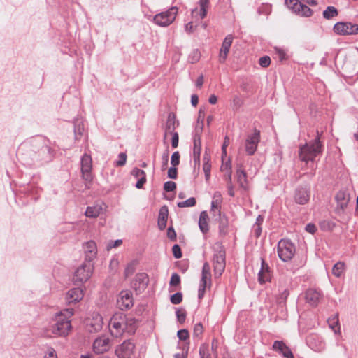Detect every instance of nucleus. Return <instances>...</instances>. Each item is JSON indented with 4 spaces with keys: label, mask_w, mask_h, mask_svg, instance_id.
I'll use <instances>...</instances> for the list:
<instances>
[{
    "label": "nucleus",
    "mask_w": 358,
    "mask_h": 358,
    "mask_svg": "<svg viewBox=\"0 0 358 358\" xmlns=\"http://www.w3.org/2000/svg\"><path fill=\"white\" fill-rule=\"evenodd\" d=\"M289 295V292L287 289L283 290V292L280 294L279 298L278 299V301L279 303H285L287 297Z\"/></svg>",
    "instance_id": "603ef678"
},
{
    "label": "nucleus",
    "mask_w": 358,
    "mask_h": 358,
    "mask_svg": "<svg viewBox=\"0 0 358 358\" xmlns=\"http://www.w3.org/2000/svg\"><path fill=\"white\" fill-rule=\"evenodd\" d=\"M131 174L136 177V178H142L143 176H145V173L144 171L138 169V168H134L132 171H131Z\"/></svg>",
    "instance_id": "5fc2aeb1"
},
{
    "label": "nucleus",
    "mask_w": 358,
    "mask_h": 358,
    "mask_svg": "<svg viewBox=\"0 0 358 358\" xmlns=\"http://www.w3.org/2000/svg\"><path fill=\"white\" fill-rule=\"evenodd\" d=\"M310 199V192L303 188L296 191L294 199L295 201L301 205L306 204Z\"/></svg>",
    "instance_id": "cd10ccee"
},
{
    "label": "nucleus",
    "mask_w": 358,
    "mask_h": 358,
    "mask_svg": "<svg viewBox=\"0 0 358 358\" xmlns=\"http://www.w3.org/2000/svg\"><path fill=\"white\" fill-rule=\"evenodd\" d=\"M345 270V263L343 262H338L334 264L332 268V273L334 276L339 278L342 275Z\"/></svg>",
    "instance_id": "f704fd0d"
},
{
    "label": "nucleus",
    "mask_w": 358,
    "mask_h": 358,
    "mask_svg": "<svg viewBox=\"0 0 358 358\" xmlns=\"http://www.w3.org/2000/svg\"><path fill=\"white\" fill-rule=\"evenodd\" d=\"M169 159V150H166L162 156V170L164 171L166 169L168 166V162Z\"/></svg>",
    "instance_id": "79ce46f5"
},
{
    "label": "nucleus",
    "mask_w": 358,
    "mask_h": 358,
    "mask_svg": "<svg viewBox=\"0 0 358 358\" xmlns=\"http://www.w3.org/2000/svg\"><path fill=\"white\" fill-rule=\"evenodd\" d=\"M177 174H178V171H177V169L176 168V166H172L169 169V170H168V177L169 178H170L171 179H176L177 178Z\"/></svg>",
    "instance_id": "bf43d9fd"
},
{
    "label": "nucleus",
    "mask_w": 358,
    "mask_h": 358,
    "mask_svg": "<svg viewBox=\"0 0 358 358\" xmlns=\"http://www.w3.org/2000/svg\"><path fill=\"white\" fill-rule=\"evenodd\" d=\"M213 215L215 220H218L220 222V231H224L228 224L227 220L225 216H222L221 212L220 213V215L217 213H213Z\"/></svg>",
    "instance_id": "c9c22d12"
},
{
    "label": "nucleus",
    "mask_w": 358,
    "mask_h": 358,
    "mask_svg": "<svg viewBox=\"0 0 358 358\" xmlns=\"http://www.w3.org/2000/svg\"><path fill=\"white\" fill-rule=\"evenodd\" d=\"M178 124L176 122V116L173 113L168 115L167 120L164 128V138H166L169 134L176 133L174 131L176 126Z\"/></svg>",
    "instance_id": "a878e982"
},
{
    "label": "nucleus",
    "mask_w": 358,
    "mask_h": 358,
    "mask_svg": "<svg viewBox=\"0 0 358 358\" xmlns=\"http://www.w3.org/2000/svg\"><path fill=\"white\" fill-rule=\"evenodd\" d=\"M334 31L340 35H352L358 34V24L350 22H337L334 27Z\"/></svg>",
    "instance_id": "ddd939ff"
},
{
    "label": "nucleus",
    "mask_w": 358,
    "mask_h": 358,
    "mask_svg": "<svg viewBox=\"0 0 358 358\" xmlns=\"http://www.w3.org/2000/svg\"><path fill=\"white\" fill-rule=\"evenodd\" d=\"M169 210L167 206H162L159 212L158 216V227L160 230H164L166 227V222L168 220Z\"/></svg>",
    "instance_id": "bb28decb"
},
{
    "label": "nucleus",
    "mask_w": 358,
    "mask_h": 358,
    "mask_svg": "<svg viewBox=\"0 0 358 358\" xmlns=\"http://www.w3.org/2000/svg\"><path fill=\"white\" fill-rule=\"evenodd\" d=\"M103 318L101 315L94 313L87 320V327L90 332H98L103 327Z\"/></svg>",
    "instance_id": "f3484780"
},
{
    "label": "nucleus",
    "mask_w": 358,
    "mask_h": 358,
    "mask_svg": "<svg viewBox=\"0 0 358 358\" xmlns=\"http://www.w3.org/2000/svg\"><path fill=\"white\" fill-rule=\"evenodd\" d=\"M122 241L120 239L116 240L115 241H111L108 243L106 248L108 250H110V249L113 248H116L120 246L122 244Z\"/></svg>",
    "instance_id": "680f3d73"
},
{
    "label": "nucleus",
    "mask_w": 358,
    "mask_h": 358,
    "mask_svg": "<svg viewBox=\"0 0 358 358\" xmlns=\"http://www.w3.org/2000/svg\"><path fill=\"white\" fill-rule=\"evenodd\" d=\"M197 27V24H194V22H189L185 25V31L187 32H193L195 28Z\"/></svg>",
    "instance_id": "69168bd1"
},
{
    "label": "nucleus",
    "mask_w": 358,
    "mask_h": 358,
    "mask_svg": "<svg viewBox=\"0 0 358 358\" xmlns=\"http://www.w3.org/2000/svg\"><path fill=\"white\" fill-rule=\"evenodd\" d=\"M180 283V278L177 273H173L171 275L170 280V285L171 286H177Z\"/></svg>",
    "instance_id": "3c124183"
},
{
    "label": "nucleus",
    "mask_w": 358,
    "mask_h": 358,
    "mask_svg": "<svg viewBox=\"0 0 358 358\" xmlns=\"http://www.w3.org/2000/svg\"><path fill=\"white\" fill-rule=\"evenodd\" d=\"M201 141L199 136H195L194 138V149L193 156L195 164L199 166L200 164V154H201Z\"/></svg>",
    "instance_id": "c756f323"
},
{
    "label": "nucleus",
    "mask_w": 358,
    "mask_h": 358,
    "mask_svg": "<svg viewBox=\"0 0 358 358\" xmlns=\"http://www.w3.org/2000/svg\"><path fill=\"white\" fill-rule=\"evenodd\" d=\"M259 64L262 67H268L271 64V59L268 56L262 57L259 59Z\"/></svg>",
    "instance_id": "de8ad7c7"
},
{
    "label": "nucleus",
    "mask_w": 358,
    "mask_h": 358,
    "mask_svg": "<svg viewBox=\"0 0 358 358\" xmlns=\"http://www.w3.org/2000/svg\"><path fill=\"white\" fill-rule=\"evenodd\" d=\"M271 280V271L268 265L265 260L261 259V269L258 273V280L259 283L263 284Z\"/></svg>",
    "instance_id": "5701e85b"
},
{
    "label": "nucleus",
    "mask_w": 358,
    "mask_h": 358,
    "mask_svg": "<svg viewBox=\"0 0 358 358\" xmlns=\"http://www.w3.org/2000/svg\"><path fill=\"white\" fill-rule=\"evenodd\" d=\"M306 231L313 234L316 231V227L314 224L309 223L306 227Z\"/></svg>",
    "instance_id": "338daca9"
},
{
    "label": "nucleus",
    "mask_w": 358,
    "mask_h": 358,
    "mask_svg": "<svg viewBox=\"0 0 358 358\" xmlns=\"http://www.w3.org/2000/svg\"><path fill=\"white\" fill-rule=\"evenodd\" d=\"M103 211L101 205L96 204L93 206H89L85 211V215L88 217H96Z\"/></svg>",
    "instance_id": "7c9ffc66"
},
{
    "label": "nucleus",
    "mask_w": 358,
    "mask_h": 358,
    "mask_svg": "<svg viewBox=\"0 0 358 358\" xmlns=\"http://www.w3.org/2000/svg\"><path fill=\"white\" fill-rule=\"evenodd\" d=\"M295 246L289 240L282 239L278 244V255L283 262H288L295 254Z\"/></svg>",
    "instance_id": "39448f33"
},
{
    "label": "nucleus",
    "mask_w": 358,
    "mask_h": 358,
    "mask_svg": "<svg viewBox=\"0 0 358 358\" xmlns=\"http://www.w3.org/2000/svg\"><path fill=\"white\" fill-rule=\"evenodd\" d=\"M135 345L130 341H124L117 346L115 355L118 358H130L134 352Z\"/></svg>",
    "instance_id": "f8f14e48"
},
{
    "label": "nucleus",
    "mask_w": 358,
    "mask_h": 358,
    "mask_svg": "<svg viewBox=\"0 0 358 358\" xmlns=\"http://www.w3.org/2000/svg\"><path fill=\"white\" fill-rule=\"evenodd\" d=\"M337 15L338 10L334 6H328L327 9L323 11V17L327 20H330Z\"/></svg>",
    "instance_id": "e433bc0d"
},
{
    "label": "nucleus",
    "mask_w": 358,
    "mask_h": 358,
    "mask_svg": "<svg viewBox=\"0 0 358 358\" xmlns=\"http://www.w3.org/2000/svg\"><path fill=\"white\" fill-rule=\"evenodd\" d=\"M43 358H58L55 350L52 347H48L45 351Z\"/></svg>",
    "instance_id": "a19ab883"
},
{
    "label": "nucleus",
    "mask_w": 358,
    "mask_h": 358,
    "mask_svg": "<svg viewBox=\"0 0 358 358\" xmlns=\"http://www.w3.org/2000/svg\"><path fill=\"white\" fill-rule=\"evenodd\" d=\"M273 350L281 353L285 358H294L292 351L283 341H275L273 344Z\"/></svg>",
    "instance_id": "393cba45"
},
{
    "label": "nucleus",
    "mask_w": 358,
    "mask_h": 358,
    "mask_svg": "<svg viewBox=\"0 0 358 358\" xmlns=\"http://www.w3.org/2000/svg\"><path fill=\"white\" fill-rule=\"evenodd\" d=\"M302 0H285V4L296 14L303 16L309 17L313 12L306 5L301 3Z\"/></svg>",
    "instance_id": "1a4fd4ad"
},
{
    "label": "nucleus",
    "mask_w": 358,
    "mask_h": 358,
    "mask_svg": "<svg viewBox=\"0 0 358 358\" xmlns=\"http://www.w3.org/2000/svg\"><path fill=\"white\" fill-rule=\"evenodd\" d=\"M149 282L148 275L145 273H138L132 282L133 288L138 293H141L148 286Z\"/></svg>",
    "instance_id": "a211bd4d"
},
{
    "label": "nucleus",
    "mask_w": 358,
    "mask_h": 358,
    "mask_svg": "<svg viewBox=\"0 0 358 358\" xmlns=\"http://www.w3.org/2000/svg\"><path fill=\"white\" fill-rule=\"evenodd\" d=\"M137 327V322L133 317H127L122 313H116L110 319L109 329L115 337L121 336L124 332L134 334Z\"/></svg>",
    "instance_id": "f257e3e1"
},
{
    "label": "nucleus",
    "mask_w": 358,
    "mask_h": 358,
    "mask_svg": "<svg viewBox=\"0 0 358 358\" xmlns=\"http://www.w3.org/2000/svg\"><path fill=\"white\" fill-rule=\"evenodd\" d=\"M222 202V196L220 192H215L213 196L211 202V213H217L220 215L221 203Z\"/></svg>",
    "instance_id": "c85d7f7f"
},
{
    "label": "nucleus",
    "mask_w": 358,
    "mask_h": 358,
    "mask_svg": "<svg viewBox=\"0 0 358 358\" xmlns=\"http://www.w3.org/2000/svg\"><path fill=\"white\" fill-rule=\"evenodd\" d=\"M146 182V176H143L142 178H139L136 184V187L138 189H141L143 187V185Z\"/></svg>",
    "instance_id": "774afa93"
},
{
    "label": "nucleus",
    "mask_w": 358,
    "mask_h": 358,
    "mask_svg": "<svg viewBox=\"0 0 358 358\" xmlns=\"http://www.w3.org/2000/svg\"><path fill=\"white\" fill-rule=\"evenodd\" d=\"M84 292L83 289L80 287L73 288L66 293V301L69 304L75 303L82 300Z\"/></svg>",
    "instance_id": "4be33fe9"
},
{
    "label": "nucleus",
    "mask_w": 358,
    "mask_h": 358,
    "mask_svg": "<svg viewBox=\"0 0 358 358\" xmlns=\"http://www.w3.org/2000/svg\"><path fill=\"white\" fill-rule=\"evenodd\" d=\"M167 236L172 241L176 240V233L172 227H169L167 229Z\"/></svg>",
    "instance_id": "0e129e2a"
},
{
    "label": "nucleus",
    "mask_w": 358,
    "mask_h": 358,
    "mask_svg": "<svg viewBox=\"0 0 358 358\" xmlns=\"http://www.w3.org/2000/svg\"><path fill=\"white\" fill-rule=\"evenodd\" d=\"M176 188V184L172 181L166 182L164 185V189L166 192H172Z\"/></svg>",
    "instance_id": "09e8293b"
},
{
    "label": "nucleus",
    "mask_w": 358,
    "mask_h": 358,
    "mask_svg": "<svg viewBox=\"0 0 358 358\" xmlns=\"http://www.w3.org/2000/svg\"><path fill=\"white\" fill-rule=\"evenodd\" d=\"M84 252L85 254V262H90L94 259L97 253L96 243L93 241L87 242L84 246Z\"/></svg>",
    "instance_id": "b1692460"
},
{
    "label": "nucleus",
    "mask_w": 358,
    "mask_h": 358,
    "mask_svg": "<svg viewBox=\"0 0 358 358\" xmlns=\"http://www.w3.org/2000/svg\"><path fill=\"white\" fill-rule=\"evenodd\" d=\"M182 300V294L180 292H177L171 296V302L173 304H179Z\"/></svg>",
    "instance_id": "37998d69"
},
{
    "label": "nucleus",
    "mask_w": 358,
    "mask_h": 358,
    "mask_svg": "<svg viewBox=\"0 0 358 358\" xmlns=\"http://www.w3.org/2000/svg\"><path fill=\"white\" fill-rule=\"evenodd\" d=\"M172 252L174 257L177 259L180 258L182 257V252L180 248L178 245H174L172 248Z\"/></svg>",
    "instance_id": "4d7b16f0"
},
{
    "label": "nucleus",
    "mask_w": 358,
    "mask_h": 358,
    "mask_svg": "<svg viewBox=\"0 0 358 358\" xmlns=\"http://www.w3.org/2000/svg\"><path fill=\"white\" fill-rule=\"evenodd\" d=\"M84 130L83 125L78 124L75 127V136L76 139H78L80 136H82L83 131Z\"/></svg>",
    "instance_id": "e2e57ef3"
},
{
    "label": "nucleus",
    "mask_w": 358,
    "mask_h": 358,
    "mask_svg": "<svg viewBox=\"0 0 358 358\" xmlns=\"http://www.w3.org/2000/svg\"><path fill=\"white\" fill-rule=\"evenodd\" d=\"M213 265L214 275L215 277H220L225 268V250L220 243H216L213 245Z\"/></svg>",
    "instance_id": "20e7f679"
},
{
    "label": "nucleus",
    "mask_w": 358,
    "mask_h": 358,
    "mask_svg": "<svg viewBox=\"0 0 358 358\" xmlns=\"http://www.w3.org/2000/svg\"><path fill=\"white\" fill-rule=\"evenodd\" d=\"M119 159L115 162V165L117 166H122L125 164L127 161V155L124 152H121L118 155Z\"/></svg>",
    "instance_id": "c03bdc74"
},
{
    "label": "nucleus",
    "mask_w": 358,
    "mask_h": 358,
    "mask_svg": "<svg viewBox=\"0 0 358 358\" xmlns=\"http://www.w3.org/2000/svg\"><path fill=\"white\" fill-rule=\"evenodd\" d=\"M199 355L200 358H211L208 344L203 343L200 346Z\"/></svg>",
    "instance_id": "58836bf2"
},
{
    "label": "nucleus",
    "mask_w": 358,
    "mask_h": 358,
    "mask_svg": "<svg viewBox=\"0 0 358 358\" xmlns=\"http://www.w3.org/2000/svg\"><path fill=\"white\" fill-rule=\"evenodd\" d=\"M93 272V265L90 262H85L76 271L73 275V281L77 284L87 281Z\"/></svg>",
    "instance_id": "0eeeda50"
},
{
    "label": "nucleus",
    "mask_w": 358,
    "mask_h": 358,
    "mask_svg": "<svg viewBox=\"0 0 358 358\" xmlns=\"http://www.w3.org/2000/svg\"><path fill=\"white\" fill-rule=\"evenodd\" d=\"M177 13V7H171L166 11L155 15L153 21L158 26L167 27L175 20Z\"/></svg>",
    "instance_id": "423d86ee"
},
{
    "label": "nucleus",
    "mask_w": 358,
    "mask_h": 358,
    "mask_svg": "<svg viewBox=\"0 0 358 358\" xmlns=\"http://www.w3.org/2000/svg\"><path fill=\"white\" fill-rule=\"evenodd\" d=\"M177 336L180 340L185 341L189 338V332L187 329H181L178 331Z\"/></svg>",
    "instance_id": "8fccbe9b"
},
{
    "label": "nucleus",
    "mask_w": 358,
    "mask_h": 358,
    "mask_svg": "<svg viewBox=\"0 0 358 358\" xmlns=\"http://www.w3.org/2000/svg\"><path fill=\"white\" fill-rule=\"evenodd\" d=\"M210 156L208 154H205L203 156V170L205 173V178L206 180H208L210 177V169L211 164L210 163Z\"/></svg>",
    "instance_id": "72a5a7b5"
},
{
    "label": "nucleus",
    "mask_w": 358,
    "mask_h": 358,
    "mask_svg": "<svg viewBox=\"0 0 358 358\" xmlns=\"http://www.w3.org/2000/svg\"><path fill=\"white\" fill-rule=\"evenodd\" d=\"M172 136L171 138V145L173 148H176L178 146V141L179 136L177 132L171 134Z\"/></svg>",
    "instance_id": "052dcab7"
},
{
    "label": "nucleus",
    "mask_w": 358,
    "mask_h": 358,
    "mask_svg": "<svg viewBox=\"0 0 358 358\" xmlns=\"http://www.w3.org/2000/svg\"><path fill=\"white\" fill-rule=\"evenodd\" d=\"M321 297V293L315 289H308L305 293L306 301L313 307L318 305Z\"/></svg>",
    "instance_id": "412c9836"
},
{
    "label": "nucleus",
    "mask_w": 358,
    "mask_h": 358,
    "mask_svg": "<svg viewBox=\"0 0 358 358\" xmlns=\"http://www.w3.org/2000/svg\"><path fill=\"white\" fill-rule=\"evenodd\" d=\"M335 199L336 201L335 212L338 215H341L348 207L350 199V194L345 190H341L336 194Z\"/></svg>",
    "instance_id": "9b49d317"
},
{
    "label": "nucleus",
    "mask_w": 358,
    "mask_h": 358,
    "mask_svg": "<svg viewBox=\"0 0 358 358\" xmlns=\"http://www.w3.org/2000/svg\"><path fill=\"white\" fill-rule=\"evenodd\" d=\"M233 39L232 35H228L224 39L219 54V62L220 63H224L227 59Z\"/></svg>",
    "instance_id": "aec40b11"
},
{
    "label": "nucleus",
    "mask_w": 358,
    "mask_h": 358,
    "mask_svg": "<svg viewBox=\"0 0 358 358\" xmlns=\"http://www.w3.org/2000/svg\"><path fill=\"white\" fill-rule=\"evenodd\" d=\"M237 182L241 188L244 190L248 189V180L246 173L243 170L238 169L236 172Z\"/></svg>",
    "instance_id": "473e14b6"
},
{
    "label": "nucleus",
    "mask_w": 358,
    "mask_h": 358,
    "mask_svg": "<svg viewBox=\"0 0 358 358\" xmlns=\"http://www.w3.org/2000/svg\"><path fill=\"white\" fill-rule=\"evenodd\" d=\"M208 215L206 211H202L200 214L199 220V226L200 230L206 234L208 231Z\"/></svg>",
    "instance_id": "2f4dec72"
},
{
    "label": "nucleus",
    "mask_w": 358,
    "mask_h": 358,
    "mask_svg": "<svg viewBox=\"0 0 358 358\" xmlns=\"http://www.w3.org/2000/svg\"><path fill=\"white\" fill-rule=\"evenodd\" d=\"M176 316L180 322H183L186 317V313L184 310L180 309L176 311Z\"/></svg>",
    "instance_id": "13d9d810"
},
{
    "label": "nucleus",
    "mask_w": 358,
    "mask_h": 358,
    "mask_svg": "<svg viewBox=\"0 0 358 358\" xmlns=\"http://www.w3.org/2000/svg\"><path fill=\"white\" fill-rule=\"evenodd\" d=\"M229 145V138L228 136H225L224 138V143H223V145H222V159H223V158L224 157H226L227 155V147Z\"/></svg>",
    "instance_id": "6e6d98bb"
},
{
    "label": "nucleus",
    "mask_w": 358,
    "mask_h": 358,
    "mask_svg": "<svg viewBox=\"0 0 358 358\" xmlns=\"http://www.w3.org/2000/svg\"><path fill=\"white\" fill-rule=\"evenodd\" d=\"M196 204V200L194 197H191L185 201H181L178 203L179 208L192 207Z\"/></svg>",
    "instance_id": "ea45409f"
},
{
    "label": "nucleus",
    "mask_w": 358,
    "mask_h": 358,
    "mask_svg": "<svg viewBox=\"0 0 358 358\" xmlns=\"http://www.w3.org/2000/svg\"><path fill=\"white\" fill-rule=\"evenodd\" d=\"M111 347L110 340L106 336H101L94 341L93 350L96 354L107 352Z\"/></svg>",
    "instance_id": "4468645a"
},
{
    "label": "nucleus",
    "mask_w": 358,
    "mask_h": 358,
    "mask_svg": "<svg viewBox=\"0 0 358 358\" xmlns=\"http://www.w3.org/2000/svg\"><path fill=\"white\" fill-rule=\"evenodd\" d=\"M199 5L200 9L194 8L192 10V17L195 20V22L199 20L203 19L207 15V10L209 6V0H199Z\"/></svg>",
    "instance_id": "6ab92c4d"
},
{
    "label": "nucleus",
    "mask_w": 358,
    "mask_h": 358,
    "mask_svg": "<svg viewBox=\"0 0 358 358\" xmlns=\"http://www.w3.org/2000/svg\"><path fill=\"white\" fill-rule=\"evenodd\" d=\"M260 141V132L255 130L253 134L248 135L244 143L245 151L248 155H253Z\"/></svg>",
    "instance_id": "9d476101"
},
{
    "label": "nucleus",
    "mask_w": 358,
    "mask_h": 358,
    "mask_svg": "<svg viewBox=\"0 0 358 358\" xmlns=\"http://www.w3.org/2000/svg\"><path fill=\"white\" fill-rule=\"evenodd\" d=\"M117 303L121 310H127L131 308L134 304L131 292L128 290L122 291L119 294Z\"/></svg>",
    "instance_id": "dca6fc26"
},
{
    "label": "nucleus",
    "mask_w": 358,
    "mask_h": 358,
    "mask_svg": "<svg viewBox=\"0 0 358 358\" xmlns=\"http://www.w3.org/2000/svg\"><path fill=\"white\" fill-rule=\"evenodd\" d=\"M203 331V325L201 323H197L194 327L193 334L195 337H199Z\"/></svg>",
    "instance_id": "a18cd8bd"
},
{
    "label": "nucleus",
    "mask_w": 358,
    "mask_h": 358,
    "mask_svg": "<svg viewBox=\"0 0 358 358\" xmlns=\"http://www.w3.org/2000/svg\"><path fill=\"white\" fill-rule=\"evenodd\" d=\"M92 168V160L90 155L85 154L81 159V171L83 178L87 182L92 180V176L91 173Z\"/></svg>",
    "instance_id": "2eb2a0df"
},
{
    "label": "nucleus",
    "mask_w": 358,
    "mask_h": 358,
    "mask_svg": "<svg viewBox=\"0 0 358 358\" xmlns=\"http://www.w3.org/2000/svg\"><path fill=\"white\" fill-rule=\"evenodd\" d=\"M224 159H222V161ZM220 170L222 172L227 173L229 171H231V161L229 159L225 163L222 162V164L220 167Z\"/></svg>",
    "instance_id": "864d4df0"
},
{
    "label": "nucleus",
    "mask_w": 358,
    "mask_h": 358,
    "mask_svg": "<svg viewBox=\"0 0 358 358\" xmlns=\"http://www.w3.org/2000/svg\"><path fill=\"white\" fill-rule=\"evenodd\" d=\"M171 164L173 166H176L180 164V153L176 151L173 153L171 157Z\"/></svg>",
    "instance_id": "49530a36"
},
{
    "label": "nucleus",
    "mask_w": 358,
    "mask_h": 358,
    "mask_svg": "<svg viewBox=\"0 0 358 358\" xmlns=\"http://www.w3.org/2000/svg\"><path fill=\"white\" fill-rule=\"evenodd\" d=\"M211 285V273L210 265L208 262H205L202 268L201 279L200 281L199 288L198 291L199 299H202L205 294L206 287Z\"/></svg>",
    "instance_id": "6e6552de"
},
{
    "label": "nucleus",
    "mask_w": 358,
    "mask_h": 358,
    "mask_svg": "<svg viewBox=\"0 0 358 358\" xmlns=\"http://www.w3.org/2000/svg\"><path fill=\"white\" fill-rule=\"evenodd\" d=\"M329 327L334 331L338 333L340 331V327L338 323V319L337 316L334 317L328 320Z\"/></svg>",
    "instance_id": "4c0bfd02"
},
{
    "label": "nucleus",
    "mask_w": 358,
    "mask_h": 358,
    "mask_svg": "<svg viewBox=\"0 0 358 358\" xmlns=\"http://www.w3.org/2000/svg\"><path fill=\"white\" fill-rule=\"evenodd\" d=\"M73 309L67 308L56 315L54 323L50 327V331L58 336H67L71 329V317L73 315Z\"/></svg>",
    "instance_id": "f03ea898"
},
{
    "label": "nucleus",
    "mask_w": 358,
    "mask_h": 358,
    "mask_svg": "<svg viewBox=\"0 0 358 358\" xmlns=\"http://www.w3.org/2000/svg\"><path fill=\"white\" fill-rule=\"evenodd\" d=\"M322 145L319 138L306 143L299 148V159L305 162H313L317 155L321 153Z\"/></svg>",
    "instance_id": "7ed1b4c3"
}]
</instances>
